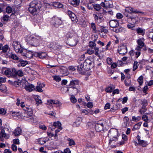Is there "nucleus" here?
<instances>
[{
	"mask_svg": "<svg viewBox=\"0 0 153 153\" xmlns=\"http://www.w3.org/2000/svg\"><path fill=\"white\" fill-rule=\"evenodd\" d=\"M25 111L27 115L24 116L25 120H28L30 122L35 123L36 122V120L35 117L33 116V111L31 107L27 105H26L24 104V102L21 103L20 105Z\"/></svg>",
	"mask_w": 153,
	"mask_h": 153,
	"instance_id": "nucleus-1",
	"label": "nucleus"
},
{
	"mask_svg": "<svg viewBox=\"0 0 153 153\" xmlns=\"http://www.w3.org/2000/svg\"><path fill=\"white\" fill-rule=\"evenodd\" d=\"M108 135L110 138L109 142V144H111L112 141H116L118 140V132L117 130L116 129H111L109 130Z\"/></svg>",
	"mask_w": 153,
	"mask_h": 153,
	"instance_id": "nucleus-2",
	"label": "nucleus"
},
{
	"mask_svg": "<svg viewBox=\"0 0 153 153\" xmlns=\"http://www.w3.org/2000/svg\"><path fill=\"white\" fill-rule=\"evenodd\" d=\"M30 7L28 10L31 13H34L37 12V9L39 8L38 2L36 0L32 1L30 4Z\"/></svg>",
	"mask_w": 153,
	"mask_h": 153,
	"instance_id": "nucleus-3",
	"label": "nucleus"
},
{
	"mask_svg": "<svg viewBox=\"0 0 153 153\" xmlns=\"http://www.w3.org/2000/svg\"><path fill=\"white\" fill-rule=\"evenodd\" d=\"M22 84V87L24 88L26 91L29 92H30L35 89L33 85L28 83L25 80H24V82Z\"/></svg>",
	"mask_w": 153,
	"mask_h": 153,
	"instance_id": "nucleus-4",
	"label": "nucleus"
},
{
	"mask_svg": "<svg viewBox=\"0 0 153 153\" xmlns=\"http://www.w3.org/2000/svg\"><path fill=\"white\" fill-rule=\"evenodd\" d=\"M41 39V37L39 36L31 35L30 37V39L33 42H31L32 44V46L37 47L39 45V40Z\"/></svg>",
	"mask_w": 153,
	"mask_h": 153,
	"instance_id": "nucleus-5",
	"label": "nucleus"
},
{
	"mask_svg": "<svg viewBox=\"0 0 153 153\" xmlns=\"http://www.w3.org/2000/svg\"><path fill=\"white\" fill-rule=\"evenodd\" d=\"M144 40L143 39H140L137 40V42L138 46L136 47L135 49V50H141V48L143 47V50L145 51L146 50V48L144 43Z\"/></svg>",
	"mask_w": 153,
	"mask_h": 153,
	"instance_id": "nucleus-6",
	"label": "nucleus"
},
{
	"mask_svg": "<svg viewBox=\"0 0 153 153\" xmlns=\"http://www.w3.org/2000/svg\"><path fill=\"white\" fill-rule=\"evenodd\" d=\"M13 46L16 52L22 53L23 50L21 48L20 44L18 42H13Z\"/></svg>",
	"mask_w": 153,
	"mask_h": 153,
	"instance_id": "nucleus-7",
	"label": "nucleus"
},
{
	"mask_svg": "<svg viewBox=\"0 0 153 153\" xmlns=\"http://www.w3.org/2000/svg\"><path fill=\"white\" fill-rule=\"evenodd\" d=\"M77 70L80 74H84L86 71L88 70V68H86L83 62L80 63L78 65Z\"/></svg>",
	"mask_w": 153,
	"mask_h": 153,
	"instance_id": "nucleus-8",
	"label": "nucleus"
},
{
	"mask_svg": "<svg viewBox=\"0 0 153 153\" xmlns=\"http://www.w3.org/2000/svg\"><path fill=\"white\" fill-rule=\"evenodd\" d=\"M118 51L120 54L125 55L127 52V46L124 45L119 46L118 48Z\"/></svg>",
	"mask_w": 153,
	"mask_h": 153,
	"instance_id": "nucleus-9",
	"label": "nucleus"
},
{
	"mask_svg": "<svg viewBox=\"0 0 153 153\" xmlns=\"http://www.w3.org/2000/svg\"><path fill=\"white\" fill-rule=\"evenodd\" d=\"M51 22L54 26L57 27L62 24V22L60 19L56 17L52 19Z\"/></svg>",
	"mask_w": 153,
	"mask_h": 153,
	"instance_id": "nucleus-10",
	"label": "nucleus"
},
{
	"mask_svg": "<svg viewBox=\"0 0 153 153\" xmlns=\"http://www.w3.org/2000/svg\"><path fill=\"white\" fill-rule=\"evenodd\" d=\"M103 127V123L101 121L98 122L95 125V128L97 132H100L102 130Z\"/></svg>",
	"mask_w": 153,
	"mask_h": 153,
	"instance_id": "nucleus-11",
	"label": "nucleus"
},
{
	"mask_svg": "<svg viewBox=\"0 0 153 153\" xmlns=\"http://www.w3.org/2000/svg\"><path fill=\"white\" fill-rule=\"evenodd\" d=\"M67 14L71 18V20L75 23L77 22L78 19H77L76 16L74 13L70 10H68L67 11Z\"/></svg>",
	"mask_w": 153,
	"mask_h": 153,
	"instance_id": "nucleus-12",
	"label": "nucleus"
},
{
	"mask_svg": "<svg viewBox=\"0 0 153 153\" xmlns=\"http://www.w3.org/2000/svg\"><path fill=\"white\" fill-rule=\"evenodd\" d=\"M125 10L126 12L130 13H143L142 12L138 11L137 10H135L134 9L129 7H126L125 9Z\"/></svg>",
	"mask_w": 153,
	"mask_h": 153,
	"instance_id": "nucleus-13",
	"label": "nucleus"
},
{
	"mask_svg": "<svg viewBox=\"0 0 153 153\" xmlns=\"http://www.w3.org/2000/svg\"><path fill=\"white\" fill-rule=\"evenodd\" d=\"M110 27L112 28H116L119 25L118 21L117 20H112L109 22Z\"/></svg>",
	"mask_w": 153,
	"mask_h": 153,
	"instance_id": "nucleus-14",
	"label": "nucleus"
},
{
	"mask_svg": "<svg viewBox=\"0 0 153 153\" xmlns=\"http://www.w3.org/2000/svg\"><path fill=\"white\" fill-rule=\"evenodd\" d=\"M93 48L89 49L87 51V53L89 54H91L93 53L97 55L98 54V52L99 51V48H94V50Z\"/></svg>",
	"mask_w": 153,
	"mask_h": 153,
	"instance_id": "nucleus-15",
	"label": "nucleus"
},
{
	"mask_svg": "<svg viewBox=\"0 0 153 153\" xmlns=\"http://www.w3.org/2000/svg\"><path fill=\"white\" fill-rule=\"evenodd\" d=\"M83 63L86 68H88V70L90 69L92 63V62L89 59H86Z\"/></svg>",
	"mask_w": 153,
	"mask_h": 153,
	"instance_id": "nucleus-16",
	"label": "nucleus"
},
{
	"mask_svg": "<svg viewBox=\"0 0 153 153\" xmlns=\"http://www.w3.org/2000/svg\"><path fill=\"white\" fill-rule=\"evenodd\" d=\"M140 136L139 135L137 137V138L138 142V144L143 147H146L147 145L146 142L143 140H140Z\"/></svg>",
	"mask_w": 153,
	"mask_h": 153,
	"instance_id": "nucleus-17",
	"label": "nucleus"
},
{
	"mask_svg": "<svg viewBox=\"0 0 153 153\" xmlns=\"http://www.w3.org/2000/svg\"><path fill=\"white\" fill-rule=\"evenodd\" d=\"M50 6L54 7L55 8L59 7L61 8L63 7V5L59 2H53L49 4Z\"/></svg>",
	"mask_w": 153,
	"mask_h": 153,
	"instance_id": "nucleus-18",
	"label": "nucleus"
},
{
	"mask_svg": "<svg viewBox=\"0 0 153 153\" xmlns=\"http://www.w3.org/2000/svg\"><path fill=\"white\" fill-rule=\"evenodd\" d=\"M49 103L51 104H55L58 107H60L61 106L62 103L58 100H51L48 101Z\"/></svg>",
	"mask_w": 153,
	"mask_h": 153,
	"instance_id": "nucleus-19",
	"label": "nucleus"
},
{
	"mask_svg": "<svg viewBox=\"0 0 153 153\" xmlns=\"http://www.w3.org/2000/svg\"><path fill=\"white\" fill-rule=\"evenodd\" d=\"M80 1L79 0H69V3L73 6L76 7L79 5Z\"/></svg>",
	"mask_w": 153,
	"mask_h": 153,
	"instance_id": "nucleus-20",
	"label": "nucleus"
},
{
	"mask_svg": "<svg viewBox=\"0 0 153 153\" xmlns=\"http://www.w3.org/2000/svg\"><path fill=\"white\" fill-rule=\"evenodd\" d=\"M22 129L19 127H17L14 130L13 134L15 136H18L22 133Z\"/></svg>",
	"mask_w": 153,
	"mask_h": 153,
	"instance_id": "nucleus-21",
	"label": "nucleus"
},
{
	"mask_svg": "<svg viewBox=\"0 0 153 153\" xmlns=\"http://www.w3.org/2000/svg\"><path fill=\"white\" fill-rule=\"evenodd\" d=\"M129 118L125 116L123 119V122L122 124V126L123 127H127L129 125Z\"/></svg>",
	"mask_w": 153,
	"mask_h": 153,
	"instance_id": "nucleus-22",
	"label": "nucleus"
},
{
	"mask_svg": "<svg viewBox=\"0 0 153 153\" xmlns=\"http://www.w3.org/2000/svg\"><path fill=\"white\" fill-rule=\"evenodd\" d=\"M5 68H3L2 70V71L4 73V74L8 76H11V69L7 68L5 70H4Z\"/></svg>",
	"mask_w": 153,
	"mask_h": 153,
	"instance_id": "nucleus-23",
	"label": "nucleus"
},
{
	"mask_svg": "<svg viewBox=\"0 0 153 153\" xmlns=\"http://www.w3.org/2000/svg\"><path fill=\"white\" fill-rule=\"evenodd\" d=\"M36 55L37 56L42 59L47 57V54L44 52H42L41 53H36Z\"/></svg>",
	"mask_w": 153,
	"mask_h": 153,
	"instance_id": "nucleus-24",
	"label": "nucleus"
},
{
	"mask_svg": "<svg viewBox=\"0 0 153 153\" xmlns=\"http://www.w3.org/2000/svg\"><path fill=\"white\" fill-rule=\"evenodd\" d=\"M24 82V80L22 81L21 82L20 80H18L16 81H15L14 82V85L16 87H18L20 86L21 87H22V83Z\"/></svg>",
	"mask_w": 153,
	"mask_h": 153,
	"instance_id": "nucleus-25",
	"label": "nucleus"
},
{
	"mask_svg": "<svg viewBox=\"0 0 153 153\" xmlns=\"http://www.w3.org/2000/svg\"><path fill=\"white\" fill-rule=\"evenodd\" d=\"M2 138L4 137L6 138H8V136L7 135L4 129H2L0 133V138L1 139Z\"/></svg>",
	"mask_w": 153,
	"mask_h": 153,
	"instance_id": "nucleus-26",
	"label": "nucleus"
},
{
	"mask_svg": "<svg viewBox=\"0 0 153 153\" xmlns=\"http://www.w3.org/2000/svg\"><path fill=\"white\" fill-rule=\"evenodd\" d=\"M141 124L142 122H140L135 124L132 128V130L134 131L139 129L140 128Z\"/></svg>",
	"mask_w": 153,
	"mask_h": 153,
	"instance_id": "nucleus-27",
	"label": "nucleus"
},
{
	"mask_svg": "<svg viewBox=\"0 0 153 153\" xmlns=\"http://www.w3.org/2000/svg\"><path fill=\"white\" fill-rule=\"evenodd\" d=\"M53 126L59 128V129L62 130V127H61V124L59 122H55L53 124Z\"/></svg>",
	"mask_w": 153,
	"mask_h": 153,
	"instance_id": "nucleus-28",
	"label": "nucleus"
},
{
	"mask_svg": "<svg viewBox=\"0 0 153 153\" xmlns=\"http://www.w3.org/2000/svg\"><path fill=\"white\" fill-rule=\"evenodd\" d=\"M115 87L114 85L109 86L107 87L105 89V91L107 92L111 93L114 89Z\"/></svg>",
	"mask_w": 153,
	"mask_h": 153,
	"instance_id": "nucleus-29",
	"label": "nucleus"
},
{
	"mask_svg": "<svg viewBox=\"0 0 153 153\" xmlns=\"http://www.w3.org/2000/svg\"><path fill=\"white\" fill-rule=\"evenodd\" d=\"M25 56L28 59H30L33 57V53L31 51H29L26 53Z\"/></svg>",
	"mask_w": 153,
	"mask_h": 153,
	"instance_id": "nucleus-30",
	"label": "nucleus"
},
{
	"mask_svg": "<svg viewBox=\"0 0 153 153\" xmlns=\"http://www.w3.org/2000/svg\"><path fill=\"white\" fill-rule=\"evenodd\" d=\"M96 44L94 42L90 41L89 43V46L91 48L94 49V48H97L96 47Z\"/></svg>",
	"mask_w": 153,
	"mask_h": 153,
	"instance_id": "nucleus-31",
	"label": "nucleus"
},
{
	"mask_svg": "<svg viewBox=\"0 0 153 153\" xmlns=\"http://www.w3.org/2000/svg\"><path fill=\"white\" fill-rule=\"evenodd\" d=\"M137 81L140 85H141L143 81V77L142 76H140L138 79Z\"/></svg>",
	"mask_w": 153,
	"mask_h": 153,
	"instance_id": "nucleus-32",
	"label": "nucleus"
},
{
	"mask_svg": "<svg viewBox=\"0 0 153 153\" xmlns=\"http://www.w3.org/2000/svg\"><path fill=\"white\" fill-rule=\"evenodd\" d=\"M77 44L76 41L74 39H71L70 40L69 45L72 46H75Z\"/></svg>",
	"mask_w": 153,
	"mask_h": 153,
	"instance_id": "nucleus-33",
	"label": "nucleus"
},
{
	"mask_svg": "<svg viewBox=\"0 0 153 153\" xmlns=\"http://www.w3.org/2000/svg\"><path fill=\"white\" fill-rule=\"evenodd\" d=\"M124 29L122 27H120L119 28H116L113 29V31L116 33L121 32L123 31Z\"/></svg>",
	"mask_w": 153,
	"mask_h": 153,
	"instance_id": "nucleus-34",
	"label": "nucleus"
},
{
	"mask_svg": "<svg viewBox=\"0 0 153 153\" xmlns=\"http://www.w3.org/2000/svg\"><path fill=\"white\" fill-rule=\"evenodd\" d=\"M79 82V81L77 79L72 80L70 82V86L71 85H78Z\"/></svg>",
	"mask_w": 153,
	"mask_h": 153,
	"instance_id": "nucleus-35",
	"label": "nucleus"
},
{
	"mask_svg": "<svg viewBox=\"0 0 153 153\" xmlns=\"http://www.w3.org/2000/svg\"><path fill=\"white\" fill-rule=\"evenodd\" d=\"M68 140L69 142V145L70 146L75 145V142L73 139L69 138L68 139Z\"/></svg>",
	"mask_w": 153,
	"mask_h": 153,
	"instance_id": "nucleus-36",
	"label": "nucleus"
},
{
	"mask_svg": "<svg viewBox=\"0 0 153 153\" xmlns=\"http://www.w3.org/2000/svg\"><path fill=\"white\" fill-rule=\"evenodd\" d=\"M2 51L4 53L7 52L8 50H10L9 47L7 45H6L3 47H2Z\"/></svg>",
	"mask_w": 153,
	"mask_h": 153,
	"instance_id": "nucleus-37",
	"label": "nucleus"
},
{
	"mask_svg": "<svg viewBox=\"0 0 153 153\" xmlns=\"http://www.w3.org/2000/svg\"><path fill=\"white\" fill-rule=\"evenodd\" d=\"M13 53L11 51L9 50L8 52H7L5 54L6 57L7 58H10L12 57Z\"/></svg>",
	"mask_w": 153,
	"mask_h": 153,
	"instance_id": "nucleus-38",
	"label": "nucleus"
},
{
	"mask_svg": "<svg viewBox=\"0 0 153 153\" xmlns=\"http://www.w3.org/2000/svg\"><path fill=\"white\" fill-rule=\"evenodd\" d=\"M139 64L137 61H135L133 64V71H134L138 68Z\"/></svg>",
	"mask_w": 153,
	"mask_h": 153,
	"instance_id": "nucleus-39",
	"label": "nucleus"
},
{
	"mask_svg": "<svg viewBox=\"0 0 153 153\" xmlns=\"http://www.w3.org/2000/svg\"><path fill=\"white\" fill-rule=\"evenodd\" d=\"M91 26L93 32L95 33H96L97 32V30L95 24L94 23H91Z\"/></svg>",
	"mask_w": 153,
	"mask_h": 153,
	"instance_id": "nucleus-40",
	"label": "nucleus"
},
{
	"mask_svg": "<svg viewBox=\"0 0 153 153\" xmlns=\"http://www.w3.org/2000/svg\"><path fill=\"white\" fill-rule=\"evenodd\" d=\"M93 7L97 11H99L101 9V6L99 4H96L93 5Z\"/></svg>",
	"mask_w": 153,
	"mask_h": 153,
	"instance_id": "nucleus-41",
	"label": "nucleus"
},
{
	"mask_svg": "<svg viewBox=\"0 0 153 153\" xmlns=\"http://www.w3.org/2000/svg\"><path fill=\"white\" fill-rule=\"evenodd\" d=\"M17 71L15 68L11 69V76H15L17 75Z\"/></svg>",
	"mask_w": 153,
	"mask_h": 153,
	"instance_id": "nucleus-42",
	"label": "nucleus"
},
{
	"mask_svg": "<svg viewBox=\"0 0 153 153\" xmlns=\"http://www.w3.org/2000/svg\"><path fill=\"white\" fill-rule=\"evenodd\" d=\"M2 20L4 21H8L9 20V16L7 15H4L2 17Z\"/></svg>",
	"mask_w": 153,
	"mask_h": 153,
	"instance_id": "nucleus-43",
	"label": "nucleus"
},
{
	"mask_svg": "<svg viewBox=\"0 0 153 153\" xmlns=\"http://www.w3.org/2000/svg\"><path fill=\"white\" fill-rule=\"evenodd\" d=\"M136 31L137 33L139 34L143 35L144 33V30L140 28H137V29Z\"/></svg>",
	"mask_w": 153,
	"mask_h": 153,
	"instance_id": "nucleus-44",
	"label": "nucleus"
},
{
	"mask_svg": "<svg viewBox=\"0 0 153 153\" xmlns=\"http://www.w3.org/2000/svg\"><path fill=\"white\" fill-rule=\"evenodd\" d=\"M141 117L139 116H138L136 117L135 116H132V120L134 121H139Z\"/></svg>",
	"mask_w": 153,
	"mask_h": 153,
	"instance_id": "nucleus-45",
	"label": "nucleus"
},
{
	"mask_svg": "<svg viewBox=\"0 0 153 153\" xmlns=\"http://www.w3.org/2000/svg\"><path fill=\"white\" fill-rule=\"evenodd\" d=\"M0 90L1 91H5L6 90V86L4 85H0Z\"/></svg>",
	"mask_w": 153,
	"mask_h": 153,
	"instance_id": "nucleus-46",
	"label": "nucleus"
},
{
	"mask_svg": "<svg viewBox=\"0 0 153 153\" xmlns=\"http://www.w3.org/2000/svg\"><path fill=\"white\" fill-rule=\"evenodd\" d=\"M27 63H28L27 61H22L20 62L19 65H20L22 67H24L27 64Z\"/></svg>",
	"mask_w": 153,
	"mask_h": 153,
	"instance_id": "nucleus-47",
	"label": "nucleus"
},
{
	"mask_svg": "<svg viewBox=\"0 0 153 153\" xmlns=\"http://www.w3.org/2000/svg\"><path fill=\"white\" fill-rule=\"evenodd\" d=\"M39 97L38 96H37L35 97V99L36 102H37L38 104H39L42 103V101L39 98Z\"/></svg>",
	"mask_w": 153,
	"mask_h": 153,
	"instance_id": "nucleus-48",
	"label": "nucleus"
},
{
	"mask_svg": "<svg viewBox=\"0 0 153 153\" xmlns=\"http://www.w3.org/2000/svg\"><path fill=\"white\" fill-rule=\"evenodd\" d=\"M146 111V109L144 106H143L141 109L139 111V112L141 114L144 113Z\"/></svg>",
	"mask_w": 153,
	"mask_h": 153,
	"instance_id": "nucleus-49",
	"label": "nucleus"
},
{
	"mask_svg": "<svg viewBox=\"0 0 153 153\" xmlns=\"http://www.w3.org/2000/svg\"><path fill=\"white\" fill-rule=\"evenodd\" d=\"M116 17L118 19H122L123 17V15L120 13H117L116 15Z\"/></svg>",
	"mask_w": 153,
	"mask_h": 153,
	"instance_id": "nucleus-50",
	"label": "nucleus"
},
{
	"mask_svg": "<svg viewBox=\"0 0 153 153\" xmlns=\"http://www.w3.org/2000/svg\"><path fill=\"white\" fill-rule=\"evenodd\" d=\"M10 58L17 60H19V58L16 54L14 53L13 54L12 57H11Z\"/></svg>",
	"mask_w": 153,
	"mask_h": 153,
	"instance_id": "nucleus-51",
	"label": "nucleus"
},
{
	"mask_svg": "<svg viewBox=\"0 0 153 153\" xmlns=\"http://www.w3.org/2000/svg\"><path fill=\"white\" fill-rule=\"evenodd\" d=\"M143 120L146 122H147L149 120L148 117L146 115H143L142 117Z\"/></svg>",
	"mask_w": 153,
	"mask_h": 153,
	"instance_id": "nucleus-52",
	"label": "nucleus"
},
{
	"mask_svg": "<svg viewBox=\"0 0 153 153\" xmlns=\"http://www.w3.org/2000/svg\"><path fill=\"white\" fill-rule=\"evenodd\" d=\"M70 100L71 102L73 103H75L76 102L77 100L74 96H72L70 98Z\"/></svg>",
	"mask_w": 153,
	"mask_h": 153,
	"instance_id": "nucleus-53",
	"label": "nucleus"
},
{
	"mask_svg": "<svg viewBox=\"0 0 153 153\" xmlns=\"http://www.w3.org/2000/svg\"><path fill=\"white\" fill-rule=\"evenodd\" d=\"M17 75L20 76H22L24 75L23 72L21 70H19L17 72Z\"/></svg>",
	"mask_w": 153,
	"mask_h": 153,
	"instance_id": "nucleus-54",
	"label": "nucleus"
},
{
	"mask_svg": "<svg viewBox=\"0 0 153 153\" xmlns=\"http://www.w3.org/2000/svg\"><path fill=\"white\" fill-rule=\"evenodd\" d=\"M53 77L54 80L56 81H59L61 80V78L59 76H53Z\"/></svg>",
	"mask_w": 153,
	"mask_h": 153,
	"instance_id": "nucleus-55",
	"label": "nucleus"
},
{
	"mask_svg": "<svg viewBox=\"0 0 153 153\" xmlns=\"http://www.w3.org/2000/svg\"><path fill=\"white\" fill-rule=\"evenodd\" d=\"M135 24H134L129 23L127 25V26L129 29H132L133 27H135Z\"/></svg>",
	"mask_w": 153,
	"mask_h": 153,
	"instance_id": "nucleus-56",
	"label": "nucleus"
},
{
	"mask_svg": "<svg viewBox=\"0 0 153 153\" xmlns=\"http://www.w3.org/2000/svg\"><path fill=\"white\" fill-rule=\"evenodd\" d=\"M137 51L135 52V57L136 58H137L140 55L141 53V50H137Z\"/></svg>",
	"mask_w": 153,
	"mask_h": 153,
	"instance_id": "nucleus-57",
	"label": "nucleus"
},
{
	"mask_svg": "<svg viewBox=\"0 0 153 153\" xmlns=\"http://www.w3.org/2000/svg\"><path fill=\"white\" fill-rule=\"evenodd\" d=\"M12 8L9 6L7 7L6 8V12L8 13H10L12 11Z\"/></svg>",
	"mask_w": 153,
	"mask_h": 153,
	"instance_id": "nucleus-58",
	"label": "nucleus"
},
{
	"mask_svg": "<svg viewBox=\"0 0 153 153\" xmlns=\"http://www.w3.org/2000/svg\"><path fill=\"white\" fill-rule=\"evenodd\" d=\"M36 91L39 92H42V88L40 87L39 85H37L36 87Z\"/></svg>",
	"mask_w": 153,
	"mask_h": 153,
	"instance_id": "nucleus-59",
	"label": "nucleus"
},
{
	"mask_svg": "<svg viewBox=\"0 0 153 153\" xmlns=\"http://www.w3.org/2000/svg\"><path fill=\"white\" fill-rule=\"evenodd\" d=\"M87 107L89 108H91L93 107V104L91 102H89L86 105Z\"/></svg>",
	"mask_w": 153,
	"mask_h": 153,
	"instance_id": "nucleus-60",
	"label": "nucleus"
},
{
	"mask_svg": "<svg viewBox=\"0 0 153 153\" xmlns=\"http://www.w3.org/2000/svg\"><path fill=\"white\" fill-rule=\"evenodd\" d=\"M6 81V78L0 76V83H4Z\"/></svg>",
	"mask_w": 153,
	"mask_h": 153,
	"instance_id": "nucleus-61",
	"label": "nucleus"
},
{
	"mask_svg": "<svg viewBox=\"0 0 153 153\" xmlns=\"http://www.w3.org/2000/svg\"><path fill=\"white\" fill-rule=\"evenodd\" d=\"M38 142L39 144L43 145L46 142V141L45 140L43 139H40L38 140Z\"/></svg>",
	"mask_w": 153,
	"mask_h": 153,
	"instance_id": "nucleus-62",
	"label": "nucleus"
},
{
	"mask_svg": "<svg viewBox=\"0 0 153 153\" xmlns=\"http://www.w3.org/2000/svg\"><path fill=\"white\" fill-rule=\"evenodd\" d=\"M82 113L84 114L85 115H87L88 113H89V112L88 111V109L87 110L84 109L82 110Z\"/></svg>",
	"mask_w": 153,
	"mask_h": 153,
	"instance_id": "nucleus-63",
	"label": "nucleus"
},
{
	"mask_svg": "<svg viewBox=\"0 0 153 153\" xmlns=\"http://www.w3.org/2000/svg\"><path fill=\"white\" fill-rule=\"evenodd\" d=\"M128 110V108L127 107H125L121 109V111L123 114H125Z\"/></svg>",
	"mask_w": 153,
	"mask_h": 153,
	"instance_id": "nucleus-64",
	"label": "nucleus"
}]
</instances>
